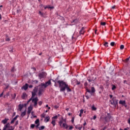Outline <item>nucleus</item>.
<instances>
[{
  "instance_id": "1",
  "label": "nucleus",
  "mask_w": 130,
  "mask_h": 130,
  "mask_svg": "<svg viewBox=\"0 0 130 130\" xmlns=\"http://www.w3.org/2000/svg\"><path fill=\"white\" fill-rule=\"evenodd\" d=\"M56 83H57L59 85L60 92L66 91V88H67L68 85L66 82H64L63 80H58L57 82H55L54 86H55V87H57V85H56Z\"/></svg>"
},
{
  "instance_id": "2",
  "label": "nucleus",
  "mask_w": 130,
  "mask_h": 130,
  "mask_svg": "<svg viewBox=\"0 0 130 130\" xmlns=\"http://www.w3.org/2000/svg\"><path fill=\"white\" fill-rule=\"evenodd\" d=\"M49 85H51V81L49 80L48 81L45 82V83H41V87H44V88H46L48 87Z\"/></svg>"
},
{
  "instance_id": "3",
  "label": "nucleus",
  "mask_w": 130,
  "mask_h": 130,
  "mask_svg": "<svg viewBox=\"0 0 130 130\" xmlns=\"http://www.w3.org/2000/svg\"><path fill=\"white\" fill-rule=\"evenodd\" d=\"M39 100L38 99V98H37V97H36L35 98L31 99L32 102V103H34V107L36 108H37V104H38L37 102H38Z\"/></svg>"
},
{
  "instance_id": "4",
  "label": "nucleus",
  "mask_w": 130,
  "mask_h": 130,
  "mask_svg": "<svg viewBox=\"0 0 130 130\" xmlns=\"http://www.w3.org/2000/svg\"><path fill=\"white\" fill-rule=\"evenodd\" d=\"M46 76H47V74L45 72H42L39 74V79H43L44 78L46 77Z\"/></svg>"
},
{
  "instance_id": "5",
  "label": "nucleus",
  "mask_w": 130,
  "mask_h": 130,
  "mask_svg": "<svg viewBox=\"0 0 130 130\" xmlns=\"http://www.w3.org/2000/svg\"><path fill=\"white\" fill-rule=\"evenodd\" d=\"M111 104L114 105V106L116 107V105L118 104V102L116 100H114V98H113L112 100L110 101Z\"/></svg>"
},
{
  "instance_id": "6",
  "label": "nucleus",
  "mask_w": 130,
  "mask_h": 130,
  "mask_svg": "<svg viewBox=\"0 0 130 130\" xmlns=\"http://www.w3.org/2000/svg\"><path fill=\"white\" fill-rule=\"evenodd\" d=\"M10 119L8 118H5L4 119L2 120L1 122L3 124H7L8 123V121H9Z\"/></svg>"
},
{
  "instance_id": "7",
  "label": "nucleus",
  "mask_w": 130,
  "mask_h": 130,
  "mask_svg": "<svg viewBox=\"0 0 130 130\" xmlns=\"http://www.w3.org/2000/svg\"><path fill=\"white\" fill-rule=\"evenodd\" d=\"M26 106V104H19L18 105V109L20 111H22V109H23V107Z\"/></svg>"
},
{
  "instance_id": "8",
  "label": "nucleus",
  "mask_w": 130,
  "mask_h": 130,
  "mask_svg": "<svg viewBox=\"0 0 130 130\" xmlns=\"http://www.w3.org/2000/svg\"><path fill=\"white\" fill-rule=\"evenodd\" d=\"M10 125H11V124L10 123H6V125H4L3 127V130H7V128H9L10 127Z\"/></svg>"
},
{
  "instance_id": "9",
  "label": "nucleus",
  "mask_w": 130,
  "mask_h": 130,
  "mask_svg": "<svg viewBox=\"0 0 130 130\" xmlns=\"http://www.w3.org/2000/svg\"><path fill=\"white\" fill-rule=\"evenodd\" d=\"M31 94H32L31 98H30V99L27 101V103H29V102H30V101H32V99H33V98H34V97H35V96H36V93H35V92H31Z\"/></svg>"
},
{
  "instance_id": "10",
  "label": "nucleus",
  "mask_w": 130,
  "mask_h": 130,
  "mask_svg": "<svg viewBox=\"0 0 130 130\" xmlns=\"http://www.w3.org/2000/svg\"><path fill=\"white\" fill-rule=\"evenodd\" d=\"M42 93H43V86H41L39 90V95L40 96L42 95Z\"/></svg>"
},
{
  "instance_id": "11",
  "label": "nucleus",
  "mask_w": 130,
  "mask_h": 130,
  "mask_svg": "<svg viewBox=\"0 0 130 130\" xmlns=\"http://www.w3.org/2000/svg\"><path fill=\"white\" fill-rule=\"evenodd\" d=\"M21 89L23 90H25L26 91V90H27V89H28V84L26 83L24 86H23L21 87Z\"/></svg>"
},
{
  "instance_id": "12",
  "label": "nucleus",
  "mask_w": 130,
  "mask_h": 130,
  "mask_svg": "<svg viewBox=\"0 0 130 130\" xmlns=\"http://www.w3.org/2000/svg\"><path fill=\"white\" fill-rule=\"evenodd\" d=\"M32 109H33V108L31 106H30L28 108V109H27L28 114H30V113H31V112L32 111Z\"/></svg>"
},
{
  "instance_id": "13",
  "label": "nucleus",
  "mask_w": 130,
  "mask_h": 130,
  "mask_svg": "<svg viewBox=\"0 0 130 130\" xmlns=\"http://www.w3.org/2000/svg\"><path fill=\"white\" fill-rule=\"evenodd\" d=\"M50 119V117H49V116H47L44 119V121L45 122H48Z\"/></svg>"
},
{
  "instance_id": "14",
  "label": "nucleus",
  "mask_w": 130,
  "mask_h": 130,
  "mask_svg": "<svg viewBox=\"0 0 130 130\" xmlns=\"http://www.w3.org/2000/svg\"><path fill=\"white\" fill-rule=\"evenodd\" d=\"M82 127V125H80V124H78L75 126V128H76V129L81 130Z\"/></svg>"
},
{
  "instance_id": "15",
  "label": "nucleus",
  "mask_w": 130,
  "mask_h": 130,
  "mask_svg": "<svg viewBox=\"0 0 130 130\" xmlns=\"http://www.w3.org/2000/svg\"><path fill=\"white\" fill-rule=\"evenodd\" d=\"M85 33V27H82L80 31V34H84Z\"/></svg>"
},
{
  "instance_id": "16",
  "label": "nucleus",
  "mask_w": 130,
  "mask_h": 130,
  "mask_svg": "<svg viewBox=\"0 0 130 130\" xmlns=\"http://www.w3.org/2000/svg\"><path fill=\"white\" fill-rule=\"evenodd\" d=\"M62 126L66 129H68L69 128V125H68L66 123L62 124Z\"/></svg>"
},
{
  "instance_id": "17",
  "label": "nucleus",
  "mask_w": 130,
  "mask_h": 130,
  "mask_svg": "<svg viewBox=\"0 0 130 130\" xmlns=\"http://www.w3.org/2000/svg\"><path fill=\"white\" fill-rule=\"evenodd\" d=\"M26 97H27V93H26V92H23L21 96V98L22 99H25V98H26Z\"/></svg>"
},
{
  "instance_id": "18",
  "label": "nucleus",
  "mask_w": 130,
  "mask_h": 130,
  "mask_svg": "<svg viewBox=\"0 0 130 130\" xmlns=\"http://www.w3.org/2000/svg\"><path fill=\"white\" fill-rule=\"evenodd\" d=\"M119 104L124 106L125 104V101L120 100L119 102Z\"/></svg>"
},
{
  "instance_id": "19",
  "label": "nucleus",
  "mask_w": 130,
  "mask_h": 130,
  "mask_svg": "<svg viewBox=\"0 0 130 130\" xmlns=\"http://www.w3.org/2000/svg\"><path fill=\"white\" fill-rule=\"evenodd\" d=\"M91 95H93V93H95L96 90H95V88H94V87H91Z\"/></svg>"
},
{
  "instance_id": "20",
  "label": "nucleus",
  "mask_w": 130,
  "mask_h": 130,
  "mask_svg": "<svg viewBox=\"0 0 130 130\" xmlns=\"http://www.w3.org/2000/svg\"><path fill=\"white\" fill-rule=\"evenodd\" d=\"M67 92H72V89L69 87V85L66 87Z\"/></svg>"
},
{
  "instance_id": "21",
  "label": "nucleus",
  "mask_w": 130,
  "mask_h": 130,
  "mask_svg": "<svg viewBox=\"0 0 130 130\" xmlns=\"http://www.w3.org/2000/svg\"><path fill=\"white\" fill-rule=\"evenodd\" d=\"M26 115V111H24V112H22L20 116L21 117H24Z\"/></svg>"
},
{
  "instance_id": "22",
  "label": "nucleus",
  "mask_w": 130,
  "mask_h": 130,
  "mask_svg": "<svg viewBox=\"0 0 130 130\" xmlns=\"http://www.w3.org/2000/svg\"><path fill=\"white\" fill-rule=\"evenodd\" d=\"M51 123L53 125V126H55V124H56L55 120V119H53L52 120V122H51Z\"/></svg>"
},
{
  "instance_id": "23",
  "label": "nucleus",
  "mask_w": 130,
  "mask_h": 130,
  "mask_svg": "<svg viewBox=\"0 0 130 130\" xmlns=\"http://www.w3.org/2000/svg\"><path fill=\"white\" fill-rule=\"evenodd\" d=\"M38 90V89L37 88V87H35L32 92L37 93Z\"/></svg>"
},
{
  "instance_id": "24",
  "label": "nucleus",
  "mask_w": 130,
  "mask_h": 130,
  "mask_svg": "<svg viewBox=\"0 0 130 130\" xmlns=\"http://www.w3.org/2000/svg\"><path fill=\"white\" fill-rule=\"evenodd\" d=\"M46 116V114L45 113H43L41 115V117L42 118H44L45 117V116Z\"/></svg>"
},
{
  "instance_id": "25",
  "label": "nucleus",
  "mask_w": 130,
  "mask_h": 130,
  "mask_svg": "<svg viewBox=\"0 0 130 130\" xmlns=\"http://www.w3.org/2000/svg\"><path fill=\"white\" fill-rule=\"evenodd\" d=\"M11 39H10V38H9V36L8 35H6V39H5L6 41H10Z\"/></svg>"
},
{
  "instance_id": "26",
  "label": "nucleus",
  "mask_w": 130,
  "mask_h": 130,
  "mask_svg": "<svg viewBox=\"0 0 130 130\" xmlns=\"http://www.w3.org/2000/svg\"><path fill=\"white\" fill-rule=\"evenodd\" d=\"M31 113V115L33 116V117L34 118H36V117H37V116L34 115V111H32Z\"/></svg>"
},
{
  "instance_id": "27",
  "label": "nucleus",
  "mask_w": 130,
  "mask_h": 130,
  "mask_svg": "<svg viewBox=\"0 0 130 130\" xmlns=\"http://www.w3.org/2000/svg\"><path fill=\"white\" fill-rule=\"evenodd\" d=\"M91 109H92V110H93V111H95V110H96L97 108H96V107H95V106H92L91 107Z\"/></svg>"
},
{
  "instance_id": "28",
  "label": "nucleus",
  "mask_w": 130,
  "mask_h": 130,
  "mask_svg": "<svg viewBox=\"0 0 130 130\" xmlns=\"http://www.w3.org/2000/svg\"><path fill=\"white\" fill-rule=\"evenodd\" d=\"M115 89H116V86H115V85H113L112 87V91H113L114 90H115Z\"/></svg>"
},
{
  "instance_id": "29",
  "label": "nucleus",
  "mask_w": 130,
  "mask_h": 130,
  "mask_svg": "<svg viewBox=\"0 0 130 130\" xmlns=\"http://www.w3.org/2000/svg\"><path fill=\"white\" fill-rule=\"evenodd\" d=\"M71 122L72 123H74V122H75V117H72L71 119Z\"/></svg>"
},
{
  "instance_id": "30",
  "label": "nucleus",
  "mask_w": 130,
  "mask_h": 130,
  "mask_svg": "<svg viewBox=\"0 0 130 130\" xmlns=\"http://www.w3.org/2000/svg\"><path fill=\"white\" fill-rule=\"evenodd\" d=\"M104 46H105L106 47H108V42H106L105 43V44H104Z\"/></svg>"
},
{
  "instance_id": "31",
  "label": "nucleus",
  "mask_w": 130,
  "mask_h": 130,
  "mask_svg": "<svg viewBox=\"0 0 130 130\" xmlns=\"http://www.w3.org/2000/svg\"><path fill=\"white\" fill-rule=\"evenodd\" d=\"M110 45L111 46H114V45H115V42H112L110 43Z\"/></svg>"
},
{
  "instance_id": "32",
  "label": "nucleus",
  "mask_w": 130,
  "mask_h": 130,
  "mask_svg": "<svg viewBox=\"0 0 130 130\" xmlns=\"http://www.w3.org/2000/svg\"><path fill=\"white\" fill-rule=\"evenodd\" d=\"M86 92H87L88 93H90V95H92V93L91 92V90H90V89H87Z\"/></svg>"
},
{
  "instance_id": "33",
  "label": "nucleus",
  "mask_w": 130,
  "mask_h": 130,
  "mask_svg": "<svg viewBox=\"0 0 130 130\" xmlns=\"http://www.w3.org/2000/svg\"><path fill=\"white\" fill-rule=\"evenodd\" d=\"M59 124L60 126H61L62 127V121H60L59 122Z\"/></svg>"
},
{
  "instance_id": "34",
  "label": "nucleus",
  "mask_w": 130,
  "mask_h": 130,
  "mask_svg": "<svg viewBox=\"0 0 130 130\" xmlns=\"http://www.w3.org/2000/svg\"><path fill=\"white\" fill-rule=\"evenodd\" d=\"M57 116H53L52 117V119L53 120V119H57Z\"/></svg>"
},
{
  "instance_id": "35",
  "label": "nucleus",
  "mask_w": 130,
  "mask_h": 130,
  "mask_svg": "<svg viewBox=\"0 0 130 130\" xmlns=\"http://www.w3.org/2000/svg\"><path fill=\"white\" fill-rule=\"evenodd\" d=\"M30 127H31V128H34V127H35V124H31L30 125Z\"/></svg>"
},
{
  "instance_id": "36",
  "label": "nucleus",
  "mask_w": 130,
  "mask_h": 130,
  "mask_svg": "<svg viewBox=\"0 0 130 130\" xmlns=\"http://www.w3.org/2000/svg\"><path fill=\"white\" fill-rule=\"evenodd\" d=\"M124 48V46L123 45H121L120 47V49L122 50Z\"/></svg>"
},
{
  "instance_id": "37",
  "label": "nucleus",
  "mask_w": 130,
  "mask_h": 130,
  "mask_svg": "<svg viewBox=\"0 0 130 130\" xmlns=\"http://www.w3.org/2000/svg\"><path fill=\"white\" fill-rule=\"evenodd\" d=\"M35 123L36 124H38V123H39V120L38 119L35 121Z\"/></svg>"
},
{
  "instance_id": "38",
  "label": "nucleus",
  "mask_w": 130,
  "mask_h": 130,
  "mask_svg": "<svg viewBox=\"0 0 130 130\" xmlns=\"http://www.w3.org/2000/svg\"><path fill=\"white\" fill-rule=\"evenodd\" d=\"M48 9H54V7H50V6L48 5L47 6Z\"/></svg>"
},
{
  "instance_id": "39",
  "label": "nucleus",
  "mask_w": 130,
  "mask_h": 130,
  "mask_svg": "<svg viewBox=\"0 0 130 130\" xmlns=\"http://www.w3.org/2000/svg\"><path fill=\"white\" fill-rule=\"evenodd\" d=\"M38 105L40 106H41V105H42V101H40L38 102Z\"/></svg>"
},
{
  "instance_id": "40",
  "label": "nucleus",
  "mask_w": 130,
  "mask_h": 130,
  "mask_svg": "<svg viewBox=\"0 0 130 130\" xmlns=\"http://www.w3.org/2000/svg\"><path fill=\"white\" fill-rule=\"evenodd\" d=\"M101 24L102 25V26H105V25H106V22H101Z\"/></svg>"
},
{
  "instance_id": "41",
  "label": "nucleus",
  "mask_w": 130,
  "mask_h": 130,
  "mask_svg": "<svg viewBox=\"0 0 130 130\" xmlns=\"http://www.w3.org/2000/svg\"><path fill=\"white\" fill-rule=\"evenodd\" d=\"M39 13L40 16H43V13L41 12V11H39Z\"/></svg>"
},
{
  "instance_id": "42",
  "label": "nucleus",
  "mask_w": 130,
  "mask_h": 130,
  "mask_svg": "<svg viewBox=\"0 0 130 130\" xmlns=\"http://www.w3.org/2000/svg\"><path fill=\"white\" fill-rule=\"evenodd\" d=\"M84 113V110L81 109L80 110V113L81 114H83V113Z\"/></svg>"
},
{
  "instance_id": "43",
  "label": "nucleus",
  "mask_w": 130,
  "mask_h": 130,
  "mask_svg": "<svg viewBox=\"0 0 130 130\" xmlns=\"http://www.w3.org/2000/svg\"><path fill=\"white\" fill-rule=\"evenodd\" d=\"M81 84V82L80 81H78V80H76V84L77 85H80Z\"/></svg>"
},
{
  "instance_id": "44",
  "label": "nucleus",
  "mask_w": 130,
  "mask_h": 130,
  "mask_svg": "<svg viewBox=\"0 0 130 130\" xmlns=\"http://www.w3.org/2000/svg\"><path fill=\"white\" fill-rule=\"evenodd\" d=\"M44 128H45V126H41V127L40 128V129H44Z\"/></svg>"
},
{
  "instance_id": "45",
  "label": "nucleus",
  "mask_w": 130,
  "mask_h": 130,
  "mask_svg": "<svg viewBox=\"0 0 130 130\" xmlns=\"http://www.w3.org/2000/svg\"><path fill=\"white\" fill-rule=\"evenodd\" d=\"M77 21H78L77 19H74L71 22V23H77Z\"/></svg>"
},
{
  "instance_id": "46",
  "label": "nucleus",
  "mask_w": 130,
  "mask_h": 130,
  "mask_svg": "<svg viewBox=\"0 0 130 130\" xmlns=\"http://www.w3.org/2000/svg\"><path fill=\"white\" fill-rule=\"evenodd\" d=\"M73 128H74V127L73 126H70L69 129L71 130V129H73Z\"/></svg>"
},
{
  "instance_id": "47",
  "label": "nucleus",
  "mask_w": 130,
  "mask_h": 130,
  "mask_svg": "<svg viewBox=\"0 0 130 130\" xmlns=\"http://www.w3.org/2000/svg\"><path fill=\"white\" fill-rule=\"evenodd\" d=\"M15 98H16V93H14L12 96V99H15Z\"/></svg>"
},
{
  "instance_id": "48",
  "label": "nucleus",
  "mask_w": 130,
  "mask_h": 130,
  "mask_svg": "<svg viewBox=\"0 0 130 130\" xmlns=\"http://www.w3.org/2000/svg\"><path fill=\"white\" fill-rule=\"evenodd\" d=\"M11 72H15V68L13 67L11 69Z\"/></svg>"
},
{
  "instance_id": "49",
  "label": "nucleus",
  "mask_w": 130,
  "mask_h": 130,
  "mask_svg": "<svg viewBox=\"0 0 130 130\" xmlns=\"http://www.w3.org/2000/svg\"><path fill=\"white\" fill-rule=\"evenodd\" d=\"M96 118H97V116L94 115V116H93V119H94V120H95V119H96Z\"/></svg>"
},
{
  "instance_id": "50",
  "label": "nucleus",
  "mask_w": 130,
  "mask_h": 130,
  "mask_svg": "<svg viewBox=\"0 0 130 130\" xmlns=\"http://www.w3.org/2000/svg\"><path fill=\"white\" fill-rule=\"evenodd\" d=\"M85 97L86 98V99H90V96L89 95H86Z\"/></svg>"
},
{
  "instance_id": "51",
  "label": "nucleus",
  "mask_w": 130,
  "mask_h": 130,
  "mask_svg": "<svg viewBox=\"0 0 130 130\" xmlns=\"http://www.w3.org/2000/svg\"><path fill=\"white\" fill-rule=\"evenodd\" d=\"M14 122H15V121H14V119H13V120H11V124H12V123H14Z\"/></svg>"
},
{
  "instance_id": "52",
  "label": "nucleus",
  "mask_w": 130,
  "mask_h": 130,
  "mask_svg": "<svg viewBox=\"0 0 130 130\" xmlns=\"http://www.w3.org/2000/svg\"><path fill=\"white\" fill-rule=\"evenodd\" d=\"M3 95H4V92H3L1 94H0V98L3 97Z\"/></svg>"
},
{
  "instance_id": "53",
  "label": "nucleus",
  "mask_w": 130,
  "mask_h": 130,
  "mask_svg": "<svg viewBox=\"0 0 130 130\" xmlns=\"http://www.w3.org/2000/svg\"><path fill=\"white\" fill-rule=\"evenodd\" d=\"M40 123L37 124V125H36V127H38L40 125Z\"/></svg>"
},
{
  "instance_id": "54",
  "label": "nucleus",
  "mask_w": 130,
  "mask_h": 130,
  "mask_svg": "<svg viewBox=\"0 0 130 130\" xmlns=\"http://www.w3.org/2000/svg\"><path fill=\"white\" fill-rule=\"evenodd\" d=\"M34 83H35L36 84H37L38 83V80H35Z\"/></svg>"
},
{
  "instance_id": "55",
  "label": "nucleus",
  "mask_w": 130,
  "mask_h": 130,
  "mask_svg": "<svg viewBox=\"0 0 130 130\" xmlns=\"http://www.w3.org/2000/svg\"><path fill=\"white\" fill-rule=\"evenodd\" d=\"M109 96H110V99H112V97H113V95H112V94H110L109 95Z\"/></svg>"
},
{
  "instance_id": "56",
  "label": "nucleus",
  "mask_w": 130,
  "mask_h": 130,
  "mask_svg": "<svg viewBox=\"0 0 130 130\" xmlns=\"http://www.w3.org/2000/svg\"><path fill=\"white\" fill-rule=\"evenodd\" d=\"M83 125L85 126V125H87V123H86V121H84V123H83Z\"/></svg>"
},
{
  "instance_id": "57",
  "label": "nucleus",
  "mask_w": 130,
  "mask_h": 130,
  "mask_svg": "<svg viewBox=\"0 0 130 130\" xmlns=\"http://www.w3.org/2000/svg\"><path fill=\"white\" fill-rule=\"evenodd\" d=\"M128 124H129V125H130V118L128 119Z\"/></svg>"
},
{
  "instance_id": "58",
  "label": "nucleus",
  "mask_w": 130,
  "mask_h": 130,
  "mask_svg": "<svg viewBox=\"0 0 130 130\" xmlns=\"http://www.w3.org/2000/svg\"><path fill=\"white\" fill-rule=\"evenodd\" d=\"M123 106H124L125 108L127 107V105H126V103H125V104Z\"/></svg>"
},
{
  "instance_id": "59",
  "label": "nucleus",
  "mask_w": 130,
  "mask_h": 130,
  "mask_svg": "<svg viewBox=\"0 0 130 130\" xmlns=\"http://www.w3.org/2000/svg\"><path fill=\"white\" fill-rule=\"evenodd\" d=\"M29 88H33V85H29Z\"/></svg>"
},
{
  "instance_id": "60",
  "label": "nucleus",
  "mask_w": 130,
  "mask_h": 130,
  "mask_svg": "<svg viewBox=\"0 0 130 130\" xmlns=\"http://www.w3.org/2000/svg\"><path fill=\"white\" fill-rule=\"evenodd\" d=\"M54 107H55V108H56V109H57V108H58V106H55Z\"/></svg>"
},
{
  "instance_id": "61",
  "label": "nucleus",
  "mask_w": 130,
  "mask_h": 130,
  "mask_svg": "<svg viewBox=\"0 0 130 130\" xmlns=\"http://www.w3.org/2000/svg\"><path fill=\"white\" fill-rule=\"evenodd\" d=\"M129 60V58H127L126 59V61H128Z\"/></svg>"
},
{
  "instance_id": "62",
  "label": "nucleus",
  "mask_w": 130,
  "mask_h": 130,
  "mask_svg": "<svg viewBox=\"0 0 130 130\" xmlns=\"http://www.w3.org/2000/svg\"><path fill=\"white\" fill-rule=\"evenodd\" d=\"M14 120H16L17 119V118L16 117H15L14 118H13Z\"/></svg>"
},
{
  "instance_id": "63",
  "label": "nucleus",
  "mask_w": 130,
  "mask_h": 130,
  "mask_svg": "<svg viewBox=\"0 0 130 130\" xmlns=\"http://www.w3.org/2000/svg\"><path fill=\"white\" fill-rule=\"evenodd\" d=\"M82 114H81V113L79 114V116H80V117H82Z\"/></svg>"
},
{
  "instance_id": "64",
  "label": "nucleus",
  "mask_w": 130,
  "mask_h": 130,
  "mask_svg": "<svg viewBox=\"0 0 130 130\" xmlns=\"http://www.w3.org/2000/svg\"><path fill=\"white\" fill-rule=\"evenodd\" d=\"M44 9H45V10H46V9H48L47 6L45 7H44Z\"/></svg>"
}]
</instances>
